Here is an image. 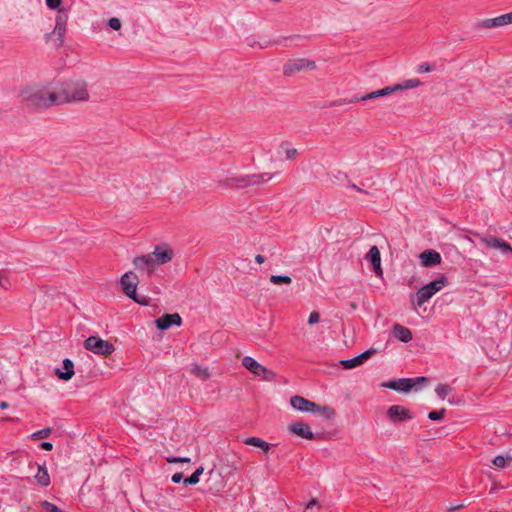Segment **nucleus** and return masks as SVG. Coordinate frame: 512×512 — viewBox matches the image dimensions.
Returning a JSON list of instances; mask_svg holds the SVG:
<instances>
[{
  "instance_id": "obj_1",
  "label": "nucleus",
  "mask_w": 512,
  "mask_h": 512,
  "mask_svg": "<svg viewBox=\"0 0 512 512\" xmlns=\"http://www.w3.org/2000/svg\"><path fill=\"white\" fill-rule=\"evenodd\" d=\"M20 97L32 108H48L57 105L53 100L56 94L55 86L52 84L26 86L20 91Z\"/></svg>"
},
{
  "instance_id": "obj_2",
  "label": "nucleus",
  "mask_w": 512,
  "mask_h": 512,
  "mask_svg": "<svg viewBox=\"0 0 512 512\" xmlns=\"http://www.w3.org/2000/svg\"><path fill=\"white\" fill-rule=\"evenodd\" d=\"M54 102L57 105L87 101L90 97L88 92V84L84 80H70L55 85Z\"/></svg>"
},
{
  "instance_id": "obj_3",
  "label": "nucleus",
  "mask_w": 512,
  "mask_h": 512,
  "mask_svg": "<svg viewBox=\"0 0 512 512\" xmlns=\"http://www.w3.org/2000/svg\"><path fill=\"white\" fill-rule=\"evenodd\" d=\"M420 84H421V82L417 78L408 79L402 83L395 84L392 86H387V87L367 93L362 96H354L350 99H343V100L335 101L334 105H341V104H347V103L351 104V103H357L360 101L374 100L379 97L389 96L398 91L416 88V87L420 86Z\"/></svg>"
},
{
  "instance_id": "obj_4",
  "label": "nucleus",
  "mask_w": 512,
  "mask_h": 512,
  "mask_svg": "<svg viewBox=\"0 0 512 512\" xmlns=\"http://www.w3.org/2000/svg\"><path fill=\"white\" fill-rule=\"evenodd\" d=\"M448 285V279L445 276L431 281L421 287L415 294L411 295L410 301L413 309H417L429 301L435 294Z\"/></svg>"
},
{
  "instance_id": "obj_5",
  "label": "nucleus",
  "mask_w": 512,
  "mask_h": 512,
  "mask_svg": "<svg viewBox=\"0 0 512 512\" xmlns=\"http://www.w3.org/2000/svg\"><path fill=\"white\" fill-rule=\"evenodd\" d=\"M138 283V276L132 271H128L125 274H123L120 280L122 290L129 298H131L132 300L141 305H147L148 303L145 298L140 299L137 296L136 291Z\"/></svg>"
},
{
  "instance_id": "obj_6",
  "label": "nucleus",
  "mask_w": 512,
  "mask_h": 512,
  "mask_svg": "<svg viewBox=\"0 0 512 512\" xmlns=\"http://www.w3.org/2000/svg\"><path fill=\"white\" fill-rule=\"evenodd\" d=\"M84 347L87 350L99 355L108 356L115 351V347L109 341L103 340L97 336H90L84 341Z\"/></svg>"
},
{
  "instance_id": "obj_7",
  "label": "nucleus",
  "mask_w": 512,
  "mask_h": 512,
  "mask_svg": "<svg viewBox=\"0 0 512 512\" xmlns=\"http://www.w3.org/2000/svg\"><path fill=\"white\" fill-rule=\"evenodd\" d=\"M275 174L270 173H261V174H252V175H242L238 177L231 178L230 181L235 187L244 188L253 185H259L271 180Z\"/></svg>"
},
{
  "instance_id": "obj_8",
  "label": "nucleus",
  "mask_w": 512,
  "mask_h": 512,
  "mask_svg": "<svg viewBox=\"0 0 512 512\" xmlns=\"http://www.w3.org/2000/svg\"><path fill=\"white\" fill-rule=\"evenodd\" d=\"M133 265L136 270H138L144 275H147L148 277L153 275L157 269V266L150 253L135 257L133 259Z\"/></svg>"
},
{
  "instance_id": "obj_9",
  "label": "nucleus",
  "mask_w": 512,
  "mask_h": 512,
  "mask_svg": "<svg viewBox=\"0 0 512 512\" xmlns=\"http://www.w3.org/2000/svg\"><path fill=\"white\" fill-rule=\"evenodd\" d=\"M242 365L256 376H260L266 380L270 379L272 372L266 367L258 363L253 357L245 356L242 359Z\"/></svg>"
},
{
  "instance_id": "obj_10",
  "label": "nucleus",
  "mask_w": 512,
  "mask_h": 512,
  "mask_svg": "<svg viewBox=\"0 0 512 512\" xmlns=\"http://www.w3.org/2000/svg\"><path fill=\"white\" fill-rule=\"evenodd\" d=\"M512 24V12L497 16L495 18L485 19L476 25L477 29L497 28Z\"/></svg>"
},
{
  "instance_id": "obj_11",
  "label": "nucleus",
  "mask_w": 512,
  "mask_h": 512,
  "mask_svg": "<svg viewBox=\"0 0 512 512\" xmlns=\"http://www.w3.org/2000/svg\"><path fill=\"white\" fill-rule=\"evenodd\" d=\"M150 255H152L153 260L158 268L159 266L170 262L174 253L173 250L167 245H158L154 248Z\"/></svg>"
},
{
  "instance_id": "obj_12",
  "label": "nucleus",
  "mask_w": 512,
  "mask_h": 512,
  "mask_svg": "<svg viewBox=\"0 0 512 512\" xmlns=\"http://www.w3.org/2000/svg\"><path fill=\"white\" fill-rule=\"evenodd\" d=\"M314 67H315V62H313V61H309V60H305V59H296V60L289 61L287 64H285L284 73L286 75H292L296 72H300L303 70L314 69Z\"/></svg>"
},
{
  "instance_id": "obj_13",
  "label": "nucleus",
  "mask_w": 512,
  "mask_h": 512,
  "mask_svg": "<svg viewBox=\"0 0 512 512\" xmlns=\"http://www.w3.org/2000/svg\"><path fill=\"white\" fill-rule=\"evenodd\" d=\"M387 416L392 422H403L413 418L412 412L401 405H392L389 407Z\"/></svg>"
},
{
  "instance_id": "obj_14",
  "label": "nucleus",
  "mask_w": 512,
  "mask_h": 512,
  "mask_svg": "<svg viewBox=\"0 0 512 512\" xmlns=\"http://www.w3.org/2000/svg\"><path fill=\"white\" fill-rule=\"evenodd\" d=\"M375 353H376L375 349H368L351 359L341 360L340 364L344 369H353V368H356V367L362 365L366 360H368Z\"/></svg>"
},
{
  "instance_id": "obj_15",
  "label": "nucleus",
  "mask_w": 512,
  "mask_h": 512,
  "mask_svg": "<svg viewBox=\"0 0 512 512\" xmlns=\"http://www.w3.org/2000/svg\"><path fill=\"white\" fill-rule=\"evenodd\" d=\"M290 404L294 409L302 412H316L320 410V406L316 403L297 395L291 397Z\"/></svg>"
},
{
  "instance_id": "obj_16",
  "label": "nucleus",
  "mask_w": 512,
  "mask_h": 512,
  "mask_svg": "<svg viewBox=\"0 0 512 512\" xmlns=\"http://www.w3.org/2000/svg\"><path fill=\"white\" fill-rule=\"evenodd\" d=\"M481 242L488 248L499 250L503 255L512 254V247L502 239L490 236L481 238Z\"/></svg>"
},
{
  "instance_id": "obj_17",
  "label": "nucleus",
  "mask_w": 512,
  "mask_h": 512,
  "mask_svg": "<svg viewBox=\"0 0 512 512\" xmlns=\"http://www.w3.org/2000/svg\"><path fill=\"white\" fill-rule=\"evenodd\" d=\"M182 319L178 313L165 314L155 320V324L159 330H167L171 326L181 325Z\"/></svg>"
},
{
  "instance_id": "obj_18",
  "label": "nucleus",
  "mask_w": 512,
  "mask_h": 512,
  "mask_svg": "<svg viewBox=\"0 0 512 512\" xmlns=\"http://www.w3.org/2000/svg\"><path fill=\"white\" fill-rule=\"evenodd\" d=\"M381 386L402 393H408L412 390L410 378H400L391 380L382 383Z\"/></svg>"
},
{
  "instance_id": "obj_19",
  "label": "nucleus",
  "mask_w": 512,
  "mask_h": 512,
  "mask_svg": "<svg viewBox=\"0 0 512 512\" xmlns=\"http://www.w3.org/2000/svg\"><path fill=\"white\" fill-rule=\"evenodd\" d=\"M365 259L371 263L375 274L377 276H382L383 271L381 268V256L377 246H372L369 249L368 253L365 256Z\"/></svg>"
},
{
  "instance_id": "obj_20",
  "label": "nucleus",
  "mask_w": 512,
  "mask_h": 512,
  "mask_svg": "<svg viewBox=\"0 0 512 512\" xmlns=\"http://www.w3.org/2000/svg\"><path fill=\"white\" fill-rule=\"evenodd\" d=\"M54 373L58 377V379L63 381H69L75 374L73 361L69 358H65L63 360V370L56 368L54 370Z\"/></svg>"
},
{
  "instance_id": "obj_21",
  "label": "nucleus",
  "mask_w": 512,
  "mask_h": 512,
  "mask_svg": "<svg viewBox=\"0 0 512 512\" xmlns=\"http://www.w3.org/2000/svg\"><path fill=\"white\" fill-rule=\"evenodd\" d=\"M288 429L290 432H292L302 438H305V439H313L314 438V433L311 431L309 425L306 423L294 422L288 426Z\"/></svg>"
},
{
  "instance_id": "obj_22",
  "label": "nucleus",
  "mask_w": 512,
  "mask_h": 512,
  "mask_svg": "<svg viewBox=\"0 0 512 512\" xmlns=\"http://www.w3.org/2000/svg\"><path fill=\"white\" fill-rule=\"evenodd\" d=\"M419 257L424 267L435 266L441 263V255L435 250H425Z\"/></svg>"
},
{
  "instance_id": "obj_23",
  "label": "nucleus",
  "mask_w": 512,
  "mask_h": 512,
  "mask_svg": "<svg viewBox=\"0 0 512 512\" xmlns=\"http://www.w3.org/2000/svg\"><path fill=\"white\" fill-rule=\"evenodd\" d=\"M392 332L395 338L405 343L410 342L413 338L412 332L400 324H395L393 326Z\"/></svg>"
},
{
  "instance_id": "obj_24",
  "label": "nucleus",
  "mask_w": 512,
  "mask_h": 512,
  "mask_svg": "<svg viewBox=\"0 0 512 512\" xmlns=\"http://www.w3.org/2000/svg\"><path fill=\"white\" fill-rule=\"evenodd\" d=\"M243 442L246 445L258 447V448L262 449L264 452H268L271 447V444H269L268 442H266L258 437H248V438L244 439Z\"/></svg>"
},
{
  "instance_id": "obj_25",
  "label": "nucleus",
  "mask_w": 512,
  "mask_h": 512,
  "mask_svg": "<svg viewBox=\"0 0 512 512\" xmlns=\"http://www.w3.org/2000/svg\"><path fill=\"white\" fill-rule=\"evenodd\" d=\"M35 479L37 483L43 487H47L50 484V476L45 466L38 465V472L35 475Z\"/></svg>"
},
{
  "instance_id": "obj_26",
  "label": "nucleus",
  "mask_w": 512,
  "mask_h": 512,
  "mask_svg": "<svg viewBox=\"0 0 512 512\" xmlns=\"http://www.w3.org/2000/svg\"><path fill=\"white\" fill-rule=\"evenodd\" d=\"M67 24H55L52 34L57 36V46H61L64 42Z\"/></svg>"
},
{
  "instance_id": "obj_27",
  "label": "nucleus",
  "mask_w": 512,
  "mask_h": 512,
  "mask_svg": "<svg viewBox=\"0 0 512 512\" xmlns=\"http://www.w3.org/2000/svg\"><path fill=\"white\" fill-rule=\"evenodd\" d=\"M191 371L193 374H195L197 377H199L202 380H206V379L210 378V376H211L208 368H203L197 364L192 365Z\"/></svg>"
},
{
  "instance_id": "obj_28",
  "label": "nucleus",
  "mask_w": 512,
  "mask_h": 512,
  "mask_svg": "<svg viewBox=\"0 0 512 512\" xmlns=\"http://www.w3.org/2000/svg\"><path fill=\"white\" fill-rule=\"evenodd\" d=\"M57 14L55 18V24H67L69 18V11L67 8L60 7L56 9Z\"/></svg>"
},
{
  "instance_id": "obj_29",
  "label": "nucleus",
  "mask_w": 512,
  "mask_h": 512,
  "mask_svg": "<svg viewBox=\"0 0 512 512\" xmlns=\"http://www.w3.org/2000/svg\"><path fill=\"white\" fill-rule=\"evenodd\" d=\"M269 280L275 285H290L292 283V279L288 275H271Z\"/></svg>"
},
{
  "instance_id": "obj_30",
  "label": "nucleus",
  "mask_w": 512,
  "mask_h": 512,
  "mask_svg": "<svg viewBox=\"0 0 512 512\" xmlns=\"http://www.w3.org/2000/svg\"><path fill=\"white\" fill-rule=\"evenodd\" d=\"M435 392L441 399H445L446 396L451 392V387L447 384H438Z\"/></svg>"
},
{
  "instance_id": "obj_31",
  "label": "nucleus",
  "mask_w": 512,
  "mask_h": 512,
  "mask_svg": "<svg viewBox=\"0 0 512 512\" xmlns=\"http://www.w3.org/2000/svg\"><path fill=\"white\" fill-rule=\"evenodd\" d=\"M511 459L512 457L510 455H498L493 459V464L497 468H504L506 466L507 461H510Z\"/></svg>"
},
{
  "instance_id": "obj_32",
  "label": "nucleus",
  "mask_w": 512,
  "mask_h": 512,
  "mask_svg": "<svg viewBox=\"0 0 512 512\" xmlns=\"http://www.w3.org/2000/svg\"><path fill=\"white\" fill-rule=\"evenodd\" d=\"M51 433V428H44L42 430L36 431L31 435L33 440H39L47 438Z\"/></svg>"
},
{
  "instance_id": "obj_33",
  "label": "nucleus",
  "mask_w": 512,
  "mask_h": 512,
  "mask_svg": "<svg viewBox=\"0 0 512 512\" xmlns=\"http://www.w3.org/2000/svg\"><path fill=\"white\" fill-rule=\"evenodd\" d=\"M320 412L326 419H333L335 416V410L329 406H320Z\"/></svg>"
},
{
  "instance_id": "obj_34",
  "label": "nucleus",
  "mask_w": 512,
  "mask_h": 512,
  "mask_svg": "<svg viewBox=\"0 0 512 512\" xmlns=\"http://www.w3.org/2000/svg\"><path fill=\"white\" fill-rule=\"evenodd\" d=\"M446 410L443 408L441 410H434L428 413V418L432 421L441 420L444 417Z\"/></svg>"
},
{
  "instance_id": "obj_35",
  "label": "nucleus",
  "mask_w": 512,
  "mask_h": 512,
  "mask_svg": "<svg viewBox=\"0 0 512 512\" xmlns=\"http://www.w3.org/2000/svg\"><path fill=\"white\" fill-rule=\"evenodd\" d=\"M42 507L48 512H61L62 510L49 501L42 502Z\"/></svg>"
},
{
  "instance_id": "obj_36",
  "label": "nucleus",
  "mask_w": 512,
  "mask_h": 512,
  "mask_svg": "<svg viewBox=\"0 0 512 512\" xmlns=\"http://www.w3.org/2000/svg\"><path fill=\"white\" fill-rule=\"evenodd\" d=\"M45 3L50 10H56L61 7L62 0H45Z\"/></svg>"
},
{
  "instance_id": "obj_37",
  "label": "nucleus",
  "mask_w": 512,
  "mask_h": 512,
  "mask_svg": "<svg viewBox=\"0 0 512 512\" xmlns=\"http://www.w3.org/2000/svg\"><path fill=\"white\" fill-rule=\"evenodd\" d=\"M108 25L113 30H119L121 28V21L120 19L113 17L108 21Z\"/></svg>"
},
{
  "instance_id": "obj_38",
  "label": "nucleus",
  "mask_w": 512,
  "mask_h": 512,
  "mask_svg": "<svg viewBox=\"0 0 512 512\" xmlns=\"http://www.w3.org/2000/svg\"><path fill=\"white\" fill-rule=\"evenodd\" d=\"M319 319H320L319 313L317 311H313L309 315L308 324L309 325H314V324L319 322Z\"/></svg>"
},
{
  "instance_id": "obj_39",
  "label": "nucleus",
  "mask_w": 512,
  "mask_h": 512,
  "mask_svg": "<svg viewBox=\"0 0 512 512\" xmlns=\"http://www.w3.org/2000/svg\"><path fill=\"white\" fill-rule=\"evenodd\" d=\"M410 380H411L412 389L414 387H416L420 383H427L428 382V379L426 377H424V376L416 377V378H410Z\"/></svg>"
},
{
  "instance_id": "obj_40",
  "label": "nucleus",
  "mask_w": 512,
  "mask_h": 512,
  "mask_svg": "<svg viewBox=\"0 0 512 512\" xmlns=\"http://www.w3.org/2000/svg\"><path fill=\"white\" fill-rule=\"evenodd\" d=\"M167 461L169 463H189L190 462V458H187V457H171V458H168Z\"/></svg>"
},
{
  "instance_id": "obj_41",
  "label": "nucleus",
  "mask_w": 512,
  "mask_h": 512,
  "mask_svg": "<svg viewBox=\"0 0 512 512\" xmlns=\"http://www.w3.org/2000/svg\"><path fill=\"white\" fill-rule=\"evenodd\" d=\"M417 71L419 73H428L432 71V66L428 63H422L421 65L418 66Z\"/></svg>"
},
{
  "instance_id": "obj_42",
  "label": "nucleus",
  "mask_w": 512,
  "mask_h": 512,
  "mask_svg": "<svg viewBox=\"0 0 512 512\" xmlns=\"http://www.w3.org/2000/svg\"><path fill=\"white\" fill-rule=\"evenodd\" d=\"M183 482L185 485H195L199 482V478L192 474L190 477L185 478Z\"/></svg>"
},
{
  "instance_id": "obj_43",
  "label": "nucleus",
  "mask_w": 512,
  "mask_h": 512,
  "mask_svg": "<svg viewBox=\"0 0 512 512\" xmlns=\"http://www.w3.org/2000/svg\"><path fill=\"white\" fill-rule=\"evenodd\" d=\"M11 286L10 281L4 276L0 275V287L4 290L9 289Z\"/></svg>"
},
{
  "instance_id": "obj_44",
  "label": "nucleus",
  "mask_w": 512,
  "mask_h": 512,
  "mask_svg": "<svg viewBox=\"0 0 512 512\" xmlns=\"http://www.w3.org/2000/svg\"><path fill=\"white\" fill-rule=\"evenodd\" d=\"M296 155H297V149L289 148V149L286 150V158L288 160L294 159L296 157Z\"/></svg>"
},
{
  "instance_id": "obj_45",
  "label": "nucleus",
  "mask_w": 512,
  "mask_h": 512,
  "mask_svg": "<svg viewBox=\"0 0 512 512\" xmlns=\"http://www.w3.org/2000/svg\"><path fill=\"white\" fill-rule=\"evenodd\" d=\"M183 479V473L181 472H177L175 474H173L172 476V481L173 483H180Z\"/></svg>"
},
{
  "instance_id": "obj_46",
  "label": "nucleus",
  "mask_w": 512,
  "mask_h": 512,
  "mask_svg": "<svg viewBox=\"0 0 512 512\" xmlns=\"http://www.w3.org/2000/svg\"><path fill=\"white\" fill-rule=\"evenodd\" d=\"M41 448L46 451H51L53 449V444L48 441H44L41 443Z\"/></svg>"
},
{
  "instance_id": "obj_47",
  "label": "nucleus",
  "mask_w": 512,
  "mask_h": 512,
  "mask_svg": "<svg viewBox=\"0 0 512 512\" xmlns=\"http://www.w3.org/2000/svg\"><path fill=\"white\" fill-rule=\"evenodd\" d=\"M318 505V500L313 498L311 499L307 505H306V509H312L313 507L317 506Z\"/></svg>"
},
{
  "instance_id": "obj_48",
  "label": "nucleus",
  "mask_w": 512,
  "mask_h": 512,
  "mask_svg": "<svg viewBox=\"0 0 512 512\" xmlns=\"http://www.w3.org/2000/svg\"><path fill=\"white\" fill-rule=\"evenodd\" d=\"M255 261L258 263V264H262L265 262V258L264 256L260 255V254H257L255 256Z\"/></svg>"
},
{
  "instance_id": "obj_49",
  "label": "nucleus",
  "mask_w": 512,
  "mask_h": 512,
  "mask_svg": "<svg viewBox=\"0 0 512 512\" xmlns=\"http://www.w3.org/2000/svg\"><path fill=\"white\" fill-rule=\"evenodd\" d=\"M203 471H204L203 467H199V468H197V469L194 471V473H193V474H194V475H196V476H197V478H199V477H200V475L203 473Z\"/></svg>"
},
{
  "instance_id": "obj_50",
  "label": "nucleus",
  "mask_w": 512,
  "mask_h": 512,
  "mask_svg": "<svg viewBox=\"0 0 512 512\" xmlns=\"http://www.w3.org/2000/svg\"><path fill=\"white\" fill-rule=\"evenodd\" d=\"M349 187L356 190L357 192L365 193V191L363 189H361L360 187H358L355 184H351Z\"/></svg>"
},
{
  "instance_id": "obj_51",
  "label": "nucleus",
  "mask_w": 512,
  "mask_h": 512,
  "mask_svg": "<svg viewBox=\"0 0 512 512\" xmlns=\"http://www.w3.org/2000/svg\"><path fill=\"white\" fill-rule=\"evenodd\" d=\"M462 507H463V505H454V506H450V507H449V510H450V511H454V510L460 509V508H462Z\"/></svg>"
},
{
  "instance_id": "obj_52",
  "label": "nucleus",
  "mask_w": 512,
  "mask_h": 512,
  "mask_svg": "<svg viewBox=\"0 0 512 512\" xmlns=\"http://www.w3.org/2000/svg\"><path fill=\"white\" fill-rule=\"evenodd\" d=\"M7 407H8V403L7 402H5V401H1L0 402V408L1 409H6Z\"/></svg>"
},
{
  "instance_id": "obj_53",
  "label": "nucleus",
  "mask_w": 512,
  "mask_h": 512,
  "mask_svg": "<svg viewBox=\"0 0 512 512\" xmlns=\"http://www.w3.org/2000/svg\"><path fill=\"white\" fill-rule=\"evenodd\" d=\"M250 47H255L256 43L255 42H249L248 44Z\"/></svg>"
},
{
  "instance_id": "obj_54",
  "label": "nucleus",
  "mask_w": 512,
  "mask_h": 512,
  "mask_svg": "<svg viewBox=\"0 0 512 512\" xmlns=\"http://www.w3.org/2000/svg\"><path fill=\"white\" fill-rule=\"evenodd\" d=\"M272 2H275V3H278L280 2L281 0H271Z\"/></svg>"
},
{
  "instance_id": "obj_55",
  "label": "nucleus",
  "mask_w": 512,
  "mask_h": 512,
  "mask_svg": "<svg viewBox=\"0 0 512 512\" xmlns=\"http://www.w3.org/2000/svg\"><path fill=\"white\" fill-rule=\"evenodd\" d=\"M509 124H510V125H511V127H512V118L509 120Z\"/></svg>"
}]
</instances>
